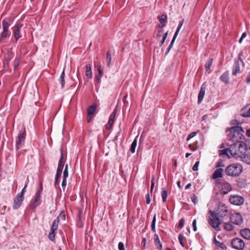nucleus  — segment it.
<instances>
[{
  "label": "nucleus",
  "mask_w": 250,
  "mask_h": 250,
  "mask_svg": "<svg viewBox=\"0 0 250 250\" xmlns=\"http://www.w3.org/2000/svg\"><path fill=\"white\" fill-rule=\"evenodd\" d=\"M118 249L119 250H125L124 244L123 242H119L118 244Z\"/></svg>",
  "instance_id": "46"
},
{
  "label": "nucleus",
  "mask_w": 250,
  "mask_h": 250,
  "mask_svg": "<svg viewBox=\"0 0 250 250\" xmlns=\"http://www.w3.org/2000/svg\"><path fill=\"white\" fill-rule=\"evenodd\" d=\"M179 241L180 244L182 245L183 247H184V243L183 242V240L184 238V235L183 234L180 233L179 235Z\"/></svg>",
  "instance_id": "35"
},
{
  "label": "nucleus",
  "mask_w": 250,
  "mask_h": 250,
  "mask_svg": "<svg viewBox=\"0 0 250 250\" xmlns=\"http://www.w3.org/2000/svg\"><path fill=\"white\" fill-rule=\"evenodd\" d=\"M246 135L250 138V129H247L246 131Z\"/></svg>",
  "instance_id": "57"
},
{
  "label": "nucleus",
  "mask_w": 250,
  "mask_h": 250,
  "mask_svg": "<svg viewBox=\"0 0 250 250\" xmlns=\"http://www.w3.org/2000/svg\"><path fill=\"white\" fill-rule=\"evenodd\" d=\"M67 184L66 179H63L62 183V186L65 188Z\"/></svg>",
  "instance_id": "55"
},
{
  "label": "nucleus",
  "mask_w": 250,
  "mask_h": 250,
  "mask_svg": "<svg viewBox=\"0 0 250 250\" xmlns=\"http://www.w3.org/2000/svg\"><path fill=\"white\" fill-rule=\"evenodd\" d=\"M247 36V34L246 33V32H243V34L242 35L240 39H239V42L240 43H242V41H243V39H244L245 38H246Z\"/></svg>",
  "instance_id": "47"
},
{
  "label": "nucleus",
  "mask_w": 250,
  "mask_h": 250,
  "mask_svg": "<svg viewBox=\"0 0 250 250\" xmlns=\"http://www.w3.org/2000/svg\"><path fill=\"white\" fill-rule=\"evenodd\" d=\"M22 26V24L21 23H18L16 24L15 26V29H14V31H19L21 28V27Z\"/></svg>",
  "instance_id": "43"
},
{
  "label": "nucleus",
  "mask_w": 250,
  "mask_h": 250,
  "mask_svg": "<svg viewBox=\"0 0 250 250\" xmlns=\"http://www.w3.org/2000/svg\"><path fill=\"white\" fill-rule=\"evenodd\" d=\"M162 197L163 199V201L164 202H165L167 201V191L165 188L162 189V192H161Z\"/></svg>",
  "instance_id": "31"
},
{
  "label": "nucleus",
  "mask_w": 250,
  "mask_h": 250,
  "mask_svg": "<svg viewBox=\"0 0 250 250\" xmlns=\"http://www.w3.org/2000/svg\"><path fill=\"white\" fill-rule=\"evenodd\" d=\"M229 133L228 134V139L229 143L243 142L244 139V130L241 126H233L228 130Z\"/></svg>",
  "instance_id": "2"
},
{
  "label": "nucleus",
  "mask_w": 250,
  "mask_h": 250,
  "mask_svg": "<svg viewBox=\"0 0 250 250\" xmlns=\"http://www.w3.org/2000/svg\"><path fill=\"white\" fill-rule=\"evenodd\" d=\"M151 200L149 194L148 193L146 195V202L147 204L150 203Z\"/></svg>",
  "instance_id": "51"
},
{
  "label": "nucleus",
  "mask_w": 250,
  "mask_h": 250,
  "mask_svg": "<svg viewBox=\"0 0 250 250\" xmlns=\"http://www.w3.org/2000/svg\"><path fill=\"white\" fill-rule=\"evenodd\" d=\"M62 217L64 219V216L62 215L61 214H60L59 216H58L53 222L51 227V230L50 231L48 234V238L51 241H54L55 239V231H56L58 229V225L59 223V218Z\"/></svg>",
  "instance_id": "5"
},
{
  "label": "nucleus",
  "mask_w": 250,
  "mask_h": 250,
  "mask_svg": "<svg viewBox=\"0 0 250 250\" xmlns=\"http://www.w3.org/2000/svg\"><path fill=\"white\" fill-rule=\"evenodd\" d=\"M154 243L155 245L158 247L160 249H162V245L160 242L158 235L157 234H154Z\"/></svg>",
  "instance_id": "26"
},
{
  "label": "nucleus",
  "mask_w": 250,
  "mask_h": 250,
  "mask_svg": "<svg viewBox=\"0 0 250 250\" xmlns=\"http://www.w3.org/2000/svg\"><path fill=\"white\" fill-rule=\"evenodd\" d=\"M112 126V125L107 124V125H106V128L107 129L109 130L111 128Z\"/></svg>",
  "instance_id": "62"
},
{
  "label": "nucleus",
  "mask_w": 250,
  "mask_h": 250,
  "mask_svg": "<svg viewBox=\"0 0 250 250\" xmlns=\"http://www.w3.org/2000/svg\"><path fill=\"white\" fill-rule=\"evenodd\" d=\"M215 213L218 217L223 218L226 216L228 214L227 207L225 205H220L218 207L217 212H215Z\"/></svg>",
  "instance_id": "10"
},
{
  "label": "nucleus",
  "mask_w": 250,
  "mask_h": 250,
  "mask_svg": "<svg viewBox=\"0 0 250 250\" xmlns=\"http://www.w3.org/2000/svg\"><path fill=\"white\" fill-rule=\"evenodd\" d=\"M228 148L222 149L220 151V155L223 157L227 156L228 158L231 156L235 158L242 157L247 150V146L244 142L229 143Z\"/></svg>",
  "instance_id": "1"
},
{
  "label": "nucleus",
  "mask_w": 250,
  "mask_h": 250,
  "mask_svg": "<svg viewBox=\"0 0 250 250\" xmlns=\"http://www.w3.org/2000/svg\"><path fill=\"white\" fill-rule=\"evenodd\" d=\"M244 116L245 117H250V107L249 108L247 113L244 115Z\"/></svg>",
  "instance_id": "58"
},
{
  "label": "nucleus",
  "mask_w": 250,
  "mask_h": 250,
  "mask_svg": "<svg viewBox=\"0 0 250 250\" xmlns=\"http://www.w3.org/2000/svg\"><path fill=\"white\" fill-rule=\"evenodd\" d=\"M191 201L194 203V204H196L198 202V198L197 196L193 194L192 196H191Z\"/></svg>",
  "instance_id": "42"
},
{
  "label": "nucleus",
  "mask_w": 250,
  "mask_h": 250,
  "mask_svg": "<svg viewBox=\"0 0 250 250\" xmlns=\"http://www.w3.org/2000/svg\"><path fill=\"white\" fill-rule=\"evenodd\" d=\"M214 242H215V244H216L217 245H218L219 247H221V246L223 245V243H220V242L217 241L216 239H214Z\"/></svg>",
  "instance_id": "56"
},
{
  "label": "nucleus",
  "mask_w": 250,
  "mask_h": 250,
  "mask_svg": "<svg viewBox=\"0 0 250 250\" xmlns=\"http://www.w3.org/2000/svg\"><path fill=\"white\" fill-rule=\"evenodd\" d=\"M223 171L224 170L222 168H217L213 173L212 179H216L222 177Z\"/></svg>",
  "instance_id": "15"
},
{
  "label": "nucleus",
  "mask_w": 250,
  "mask_h": 250,
  "mask_svg": "<svg viewBox=\"0 0 250 250\" xmlns=\"http://www.w3.org/2000/svg\"><path fill=\"white\" fill-rule=\"evenodd\" d=\"M97 105L96 104L90 105L87 109L88 114L90 115H93L94 112L96 109Z\"/></svg>",
  "instance_id": "25"
},
{
  "label": "nucleus",
  "mask_w": 250,
  "mask_h": 250,
  "mask_svg": "<svg viewBox=\"0 0 250 250\" xmlns=\"http://www.w3.org/2000/svg\"><path fill=\"white\" fill-rule=\"evenodd\" d=\"M213 60L212 59H209L208 60L207 62H206V64L205 65V67L206 71L207 72L210 71V67L211 66Z\"/></svg>",
  "instance_id": "27"
},
{
  "label": "nucleus",
  "mask_w": 250,
  "mask_h": 250,
  "mask_svg": "<svg viewBox=\"0 0 250 250\" xmlns=\"http://www.w3.org/2000/svg\"><path fill=\"white\" fill-rule=\"evenodd\" d=\"M116 112H117V109H116V108H115V109H114L113 112L110 115L109 119H110V120L114 121V119L115 118Z\"/></svg>",
  "instance_id": "37"
},
{
  "label": "nucleus",
  "mask_w": 250,
  "mask_h": 250,
  "mask_svg": "<svg viewBox=\"0 0 250 250\" xmlns=\"http://www.w3.org/2000/svg\"><path fill=\"white\" fill-rule=\"evenodd\" d=\"M68 165H66L65 166L63 172V179H66L68 177Z\"/></svg>",
  "instance_id": "32"
},
{
  "label": "nucleus",
  "mask_w": 250,
  "mask_h": 250,
  "mask_svg": "<svg viewBox=\"0 0 250 250\" xmlns=\"http://www.w3.org/2000/svg\"><path fill=\"white\" fill-rule=\"evenodd\" d=\"M240 72V66L238 62L236 61L234 62L233 66L232 75H236Z\"/></svg>",
  "instance_id": "19"
},
{
  "label": "nucleus",
  "mask_w": 250,
  "mask_h": 250,
  "mask_svg": "<svg viewBox=\"0 0 250 250\" xmlns=\"http://www.w3.org/2000/svg\"><path fill=\"white\" fill-rule=\"evenodd\" d=\"M155 223H156V216H154L153 218V220H152V224H151V230L153 232L155 231Z\"/></svg>",
  "instance_id": "34"
},
{
  "label": "nucleus",
  "mask_w": 250,
  "mask_h": 250,
  "mask_svg": "<svg viewBox=\"0 0 250 250\" xmlns=\"http://www.w3.org/2000/svg\"><path fill=\"white\" fill-rule=\"evenodd\" d=\"M24 199L23 197H21V196H20L17 194V195L15 197L14 201V204L13 208L14 209H17L21 206L22 202L23 201Z\"/></svg>",
  "instance_id": "12"
},
{
  "label": "nucleus",
  "mask_w": 250,
  "mask_h": 250,
  "mask_svg": "<svg viewBox=\"0 0 250 250\" xmlns=\"http://www.w3.org/2000/svg\"><path fill=\"white\" fill-rule=\"evenodd\" d=\"M102 76V75H100V74H96L95 76V79H96V83H99L100 81V78Z\"/></svg>",
  "instance_id": "49"
},
{
  "label": "nucleus",
  "mask_w": 250,
  "mask_h": 250,
  "mask_svg": "<svg viewBox=\"0 0 250 250\" xmlns=\"http://www.w3.org/2000/svg\"><path fill=\"white\" fill-rule=\"evenodd\" d=\"M243 167L241 165L234 163L229 165L225 169V173L229 176L236 177L239 176L242 172Z\"/></svg>",
  "instance_id": "3"
},
{
  "label": "nucleus",
  "mask_w": 250,
  "mask_h": 250,
  "mask_svg": "<svg viewBox=\"0 0 250 250\" xmlns=\"http://www.w3.org/2000/svg\"><path fill=\"white\" fill-rule=\"evenodd\" d=\"M199 165V162L197 161L196 162L195 164L194 165L193 167H192V169L194 171H197L198 169V166Z\"/></svg>",
  "instance_id": "45"
},
{
  "label": "nucleus",
  "mask_w": 250,
  "mask_h": 250,
  "mask_svg": "<svg viewBox=\"0 0 250 250\" xmlns=\"http://www.w3.org/2000/svg\"><path fill=\"white\" fill-rule=\"evenodd\" d=\"M218 185L220 193L223 194H226L231 190V187L230 185L228 182H219Z\"/></svg>",
  "instance_id": "6"
},
{
  "label": "nucleus",
  "mask_w": 250,
  "mask_h": 250,
  "mask_svg": "<svg viewBox=\"0 0 250 250\" xmlns=\"http://www.w3.org/2000/svg\"><path fill=\"white\" fill-rule=\"evenodd\" d=\"M205 91L206 87L204 84H203L201 87V89L198 96V104H200L202 101L205 94Z\"/></svg>",
  "instance_id": "16"
},
{
  "label": "nucleus",
  "mask_w": 250,
  "mask_h": 250,
  "mask_svg": "<svg viewBox=\"0 0 250 250\" xmlns=\"http://www.w3.org/2000/svg\"><path fill=\"white\" fill-rule=\"evenodd\" d=\"M229 74L228 72H224L221 76V80L225 83H228L229 82Z\"/></svg>",
  "instance_id": "22"
},
{
  "label": "nucleus",
  "mask_w": 250,
  "mask_h": 250,
  "mask_svg": "<svg viewBox=\"0 0 250 250\" xmlns=\"http://www.w3.org/2000/svg\"><path fill=\"white\" fill-rule=\"evenodd\" d=\"M111 60H112L111 55L109 51H107V52L106 53V61L107 66L108 67H109L110 65Z\"/></svg>",
  "instance_id": "30"
},
{
  "label": "nucleus",
  "mask_w": 250,
  "mask_h": 250,
  "mask_svg": "<svg viewBox=\"0 0 250 250\" xmlns=\"http://www.w3.org/2000/svg\"><path fill=\"white\" fill-rule=\"evenodd\" d=\"M231 244L233 248L237 250H242L245 246L243 240L237 237L234 238L232 240Z\"/></svg>",
  "instance_id": "9"
},
{
  "label": "nucleus",
  "mask_w": 250,
  "mask_h": 250,
  "mask_svg": "<svg viewBox=\"0 0 250 250\" xmlns=\"http://www.w3.org/2000/svg\"><path fill=\"white\" fill-rule=\"evenodd\" d=\"M11 21L10 19H4L2 21L3 31H7L8 27L10 25Z\"/></svg>",
  "instance_id": "18"
},
{
  "label": "nucleus",
  "mask_w": 250,
  "mask_h": 250,
  "mask_svg": "<svg viewBox=\"0 0 250 250\" xmlns=\"http://www.w3.org/2000/svg\"><path fill=\"white\" fill-rule=\"evenodd\" d=\"M24 140L25 134L22 132H20L17 140V147L18 149L20 148L22 146L24 142Z\"/></svg>",
  "instance_id": "11"
},
{
  "label": "nucleus",
  "mask_w": 250,
  "mask_h": 250,
  "mask_svg": "<svg viewBox=\"0 0 250 250\" xmlns=\"http://www.w3.org/2000/svg\"><path fill=\"white\" fill-rule=\"evenodd\" d=\"M41 199V196L40 194H38L33 202V203L31 205L30 208L32 209H34L36 207H37L40 204V201Z\"/></svg>",
  "instance_id": "17"
},
{
  "label": "nucleus",
  "mask_w": 250,
  "mask_h": 250,
  "mask_svg": "<svg viewBox=\"0 0 250 250\" xmlns=\"http://www.w3.org/2000/svg\"><path fill=\"white\" fill-rule=\"evenodd\" d=\"M229 201L230 203L233 205L240 206L244 203V199L241 196L231 195L229 197Z\"/></svg>",
  "instance_id": "7"
},
{
  "label": "nucleus",
  "mask_w": 250,
  "mask_h": 250,
  "mask_svg": "<svg viewBox=\"0 0 250 250\" xmlns=\"http://www.w3.org/2000/svg\"><path fill=\"white\" fill-rule=\"evenodd\" d=\"M238 158H240L241 161L246 164H250V154H246V153H245L242 157H238Z\"/></svg>",
  "instance_id": "21"
},
{
  "label": "nucleus",
  "mask_w": 250,
  "mask_h": 250,
  "mask_svg": "<svg viewBox=\"0 0 250 250\" xmlns=\"http://www.w3.org/2000/svg\"><path fill=\"white\" fill-rule=\"evenodd\" d=\"M192 226L193 228V230L196 231L197 230V227H196V220L194 219L192 222Z\"/></svg>",
  "instance_id": "50"
},
{
  "label": "nucleus",
  "mask_w": 250,
  "mask_h": 250,
  "mask_svg": "<svg viewBox=\"0 0 250 250\" xmlns=\"http://www.w3.org/2000/svg\"><path fill=\"white\" fill-rule=\"evenodd\" d=\"M197 133V132L196 131L192 132L191 133H190L188 135V136L187 139V141H188L190 139H191V138H192L193 137L195 136L196 135Z\"/></svg>",
  "instance_id": "38"
},
{
  "label": "nucleus",
  "mask_w": 250,
  "mask_h": 250,
  "mask_svg": "<svg viewBox=\"0 0 250 250\" xmlns=\"http://www.w3.org/2000/svg\"><path fill=\"white\" fill-rule=\"evenodd\" d=\"M230 220L233 224L236 225H240L243 223L242 217L241 215L238 212L231 214L230 216Z\"/></svg>",
  "instance_id": "8"
},
{
  "label": "nucleus",
  "mask_w": 250,
  "mask_h": 250,
  "mask_svg": "<svg viewBox=\"0 0 250 250\" xmlns=\"http://www.w3.org/2000/svg\"><path fill=\"white\" fill-rule=\"evenodd\" d=\"M60 82L61 83L62 87L63 88L65 84L64 70L62 72V74L60 76Z\"/></svg>",
  "instance_id": "33"
},
{
  "label": "nucleus",
  "mask_w": 250,
  "mask_h": 250,
  "mask_svg": "<svg viewBox=\"0 0 250 250\" xmlns=\"http://www.w3.org/2000/svg\"><path fill=\"white\" fill-rule=\"evenodd\" d=\"M21 37L20 32H15V37L16 40L19 39Z\"/></svg>",
  "instance_id": "54"
},
{
  "label": "nucleus",
  "mask_w": 250,
  "mask_h": 250,
  "mask_svg": "<svg viewBox=\"0 0 250 250\" xmlns=\"http://www.w3.org/2000/svg\"><path fill=\"white\" fill-rule=\"evenodd\" d=\"M85 75L88 79L92 78V73L91 71V65L90 64H87L86 65Z\"/></svg>",
  "instance_id": "20"
},
{
  "label": "nucleus",
  "mask_w": 250,
  "mask_h": 250,
  "mask_svg": "<svg viewBox=\"0 0 250 250\" xmlns=\"http://www.w3.org/2000/svg\"><path fill=\"white\" fill-rule=\"evenodd\" d=\"M63 165H64L63 157L62 153V152L61 153V157L60 158V160H59V163H58V165L59 166H62L63 167Z\"/></svg>",
  "instance_id": "40"
},
{
  "label": "nucleus",
  "mask_w": 250,
  "mask_h": 250,
  "mask_svg": "<svg viewBox=\"0 0 250 250\" xmlns=\"http://www.w3.org/2000/svg\"><path fill=\"white\" fill-rule=\"evenodd\" d=\"M60 176V175H56L55 180V183H54V185H55V187L58 184V179H59Z\"/></svg>",
  "instance_id": "53"
},
{
  "label": "nucleus",
  "mask_w": 250,
  "mask_h": 250,
  "mask_svg": "<svg viewBox=\"0 0 250 250\" xmlns=\"http://www.w3.org/2000/svg\"><path fill=\"white\" fill-rule=\"evenodd\" d=\"M178 33L179 32H175V34L174 35V36L172 38V40L171 42H170V44L169 45L168 47L167 48V51L166 52V55H167L168 53V52H169V51L170 50L171 48L172 47L173 44L174 43V42L176 38L177 37Z\"/></svg>",
  "instance_id": "24"
},
{
  "label": "nucleus",
  "mask_w": 250,
  "mask_h": 250,
  "mask_svg": "<svg viewBox=\"0 0 250 250\" xmlns=\"http://www.w3.org/2000/svg\"><path fill=\"white\" fill-rule=\"evenodd\" d=\"M246 82L248 83H250V73L249 74V75L248 76V77L246 79Z\"/></svg>",
  "instance_id": "64"
},
{
  "label": "nucleus",
  "mask_w": 250,
  "mask_h": 250,
  "mask_svg": "<svg viewBox=\"0 0 250 250\" xmlns=\"http://www.w3.org/2000/svg\"><path fill=\"white\" fill-rule=\"evenodd\" d=\"M159 21L158 26L159 27L163 28L167 23V17L166 15L163 14L158 17Z\"/></svg>",
  "instance_id": "13"
},
{
  "label": "nucleus",
  "mask_w": 250,
  "mask_h": 250,
  "mask_svg": "<svg viewBox=\"0 0 250 250\" xmlns=\"http://www.w3.org/2000/svg\"><path fill=\"white\" fill-rule=\"evenodd\" d=\"M142 244L143 245V246L145 247L146 244V239L144 238L142 240Z\"/></svg>",
  "instance_id": "63"
},
{
  "label": "nucleus",
  "mask_w": 250,
  "mask_h": 250,
  "mask_svg": "<svg viewBox=\"0 0 250 250\" xmlns=\"http://www.w3.org/2000/svg\"><path fill=\"white\" fill-rule=\"evenodd\" d=\"M154 180H155V177H153V178L151 180V187H150V192L151 193L152 192L153 188L154 187V184H155Z\"/></svg>",
  "instance_id": "48"
},
{
  "label": "nucleus",
  "mask_w": 250,
  "mask_h": 250,
  "mask_svg": "<svg viewBox=\"0 0 250 250\" xmlns=\"http://www.w3.org/2000/svg\"><path fill=\"white\" fill-rule=\"evenodd\" d=\"M97 70L98 72V74H100V75H102L103 74V67L101 64H98L97 66Z\"/></svg>",
  "instance_id": "41"
},
{
  "label": "nucleus",
  "mask_w": 250,
  "mask_h": 250,
  "mask_svg": "<svg viewBox=\"0 0 250 250\" xmlns=\"http://www.w3.org/2000/svg\"><path fill=\"white\" fill-rule=\"evenodd\" d=\"M224 228L227 231H231L233 229V226L229 223H225Z\"/></svg>",
  "instance_id": "28"
},
{
  "label": "nucleus",
  "mask_w": 250,
  "mask_h": 250,
  "mask_svg": "<svg viewBox=\"0 0 250 250\" xmlns=\"http://www.w3.org/2000/svg\"><path fill=\"white\" fill-rule=\"evenodd\" d=\"M8 32H2L1 38H4L7 36Z\"/></svg>",
  "instance_id": "60"
},
{
  "label": "nucleus",
  "mask_w": 250,
  "mask_h": 250,
  "mask_svg": "<svg viewBox=\"0 0 250 250\" xmlns=\"http://www.w3.org/2000/svg\"><path fill=\"white\" fill-rule=\"evenodd\" d=\"M209 213L211 216L208 220L209 224L215 230H220L219 226L221 224V221H220L219 217L216 215L213 211L209 210Z\"/></svg>",
  "instance_id": "4"
},
{
  "label": "nucleus",
  "mask_w": 250,
  "mask_h": 250,
  "mask_svg": "<svg viewBox=\"0 0 250 250\" xmlns=\"http://www.w3.org/2000/svg\"><path fill=\"white\" fill-rule=\"evenodd\" d=\"M24 192H25V189L23 188L22 189V190L21 191V192L20 193L18 194V195H19L20 196H21V197H23Z\"/></svg>",
  "instance_id": "59"
},
{
  "label": "nucleus",
  "mask_w": 250,
  "mask_h": 250,
  "mask_svg": "<svg viewBox=\"0 0 250 250\" xmlns=\"http://www.w3.org/2000/svg\"><path fill=\"white\" fill-rule=\"evenodd\" d=\"M137 138H135L134 141H133L132 144H131V147L130 148V151L132 152V153H134L135 151V149H136V146H137Z\"/></svg>",
  "instance_id": "29"
},
{
  "label": "nucleus",
  "mask_w": 250,
  "mask_h": 250,
  "mask_svg": "<svg viewBox=\"0 0 250 250\" xmlns=\"http://www.w3.org/2000/svg\"><path fill=\"white\" fill-rule=\"evenodd\" d=\"M184 219H181L179 223V224H178V226L180 228H182L184 226Z\"/></svg>",
  "instance_id": "52"
},
{
  "label": "nucleus",
  "mask_w": 250,
  "mask_h": 250,
  "mask_svg": "<svg viewBox=\"0 0 250 250\" xmlns=\"http://www.w3.org/2000/svg\"><path fill=\"white\" fill-rule=\"evenodd\" d=\"M240 234L244 238L250 240V229H243L241 230Z\"/></svg>",
  "instance_id": "14"
},
{
  "label": "nucleus",
  "mask_w": 250,
  "mask_h": 250,
  "mask_svg": "<svg viewBox=\"0 0 250 250\" xmlns=\"http://www.w3.org/2000/svg\"><path fill=\"white\" fill-rule=\"evenodd\" d=\"M164 32H158V34L157 35L158 37H161L162 36V39L161 41L160 42V45L162 46L163 43H164L167 36V32H166L165 33L163 34Z\"/></svg>",
  "instance_id": "23"
},
{
  "label": "nucleus",
  "mask_w": 250,
  "mask_h": 250,
  "mask_svg": "<svg viewBox=\"0 0 250 250\" xmlns=\"http://www.w3.org/2000/svg\"><path fill=\"white\" fill-rule=\"evenodd\" d=\"M93 115H88V117H87V122L89 123L91 121V119H92V118L93 117Z\"/></svg>",
  "instance_id": "61"
},
{
  "label": "nucleus",
  "mask_w": 250,
  "mask_h": 250,
  "mask_svg": "<svg viewBox=\"0 0 250 250\" xmlns=\"http://www.w3.org/2000/svg\"><path fill=\"white\" fill-rule=\"evenodd\" d=\"M20 64V60L18 58H16L14 62V68L16 70Z\"/></svg>",
  "instance_id": "36"
},
{
  "label": "nucleus",
  "mask_w": 250,
  "mask_h": 250,
  "mask_svg": "<svg viewBox=\"0 0 250 250\" xmlns=\"http://www.w3.org/2000/svg\"><path fill=\"white\" fill-rule=\"evenodd\" d=\"M62 168H63V166L58 165L56 175L60 176L62 173Z\"/></svg>",
  "instance_id": "39"
},
{
  "label": "nucleus",
  "mask_w": 250,
  "mask_h": 250,
  "mask_svg": "<svg viewBox=\"0 0 250 250\" xmlns=\"http://www.w3.org/2000/svg\"><path fill=\"white\" fill-rule=\"evenodd\" d=\"M184 22V19H182L181 21H180L179 22V24L178 25V27H177V28L176 31H177V32L179 31V30L181 29V26L183 24Z\"/></svg>",
  "instance_id": "44"
}]
</instances>
